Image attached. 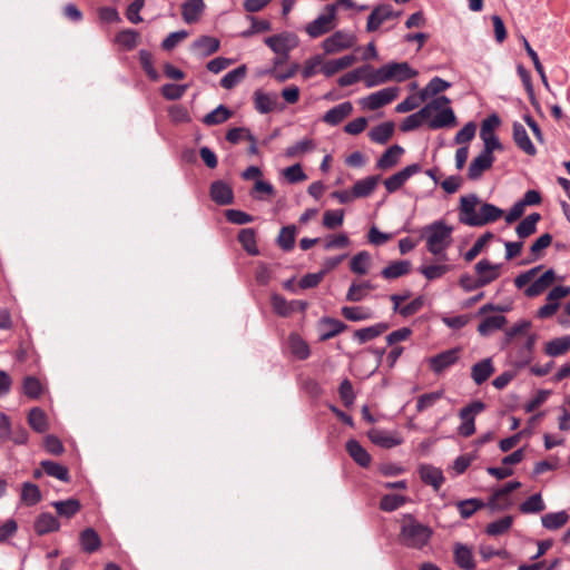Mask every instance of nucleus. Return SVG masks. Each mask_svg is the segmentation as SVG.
<instances>
[{"label":"nucleus","mask_w":570,"mask_h":570,"mask_svg":"<svg viewBox=\"0 0 570 570\" xmlns=\"http://www.w3.org/2000/svg\"><path fill=\"white\" fill-rule=\"evenodd\" d=\"M507 323V318L502 315H493L485 317L478 326V331L482 336H488L492 332L502 328Z\"/></svg>","instance_id":"37"},{"label":"nucleus","mask_w":570,"mask_h":570,"mask_svg":"<svg viewBox=\"0 0 570 570\" xmlns=\"http://www.w3.org/2000/svg\"><path fill=\"white\" fill-rule=\"evenodd\" d=\"M450 271H451V267L444 263L430 264V265L422 266L420 268V273L429 281H434V279L441 278Z\"/></svg>","instance_id":"48"},{"label":"nucleus","mask_w":570,"mask_h":570,"mask_svg":"<svg viewBox=\"0 0 570 570\" xmlns=\"http://www.w3.org/2000/svg\"><path fill=\"white\" fill-rule=\"evenodd\" d=\"M454 557L455 562L460 568L465 570H473L475 568L472 551L468 547L456 544L454 549Z\"/></svg>","instance_id":"38"},{"label":"nucleus","mask_w":570,"mask_h":570,"mask_svg":"<svg viewBox=\"0 0 570 570\" xmlns=\"http://www.w3.org/2000/svg\"><path fill=\"white\" fill-rule=\"evenodd\" d=\"M394 132V124L393 122H383L379 126H375L368 132V136L372 141L376 144H385L390 140Z\"/></svg>","instance_id":"36"},{"label":"nucleus","mask_w":570,"mask_h":570,"mask_svg":"<svg viewBox=\"0 0 570 570\" xmlns=\"http://www.w3.org/2000/svg\"><path fill=\"white\" fill-rule=\"evenodd\" d=\"M233 112L223 105H219L212 112L207 114L203 118V122L207 126L219 125L227 121L232 117Z\"/></svg>","instance_id":"44"},{"label":"nucleus","mask_w":570,"mask_h":570,"mask_svg":"<svg viewBox=\"0 0 570 570\" xmlns=\"http://www.w3.org/2000/svg\"><path fill=\"white\" fill-rule=\"evenodd\" d=\"M366 71L363 73V81L366 88H373L389 82L385 65L379 69H372L370 66H363Z\"/></svg>","instance_id":"24"},{"label":"nucleus","mask_w":570,"mask_h":570,"mask_svg":"<svg viewBox=\"0 0 570 570\" xmlns=\"http://www.w3.org/2000/svg\"><path fill=\"white\" fill-rule=\"evenodd\" d=\"M265 43L279 56L287 58L288 52L298 45V39L294 33L283 32L265 39Z\"/></svg>","instance_id":"10"},{"label":"nucleus","mask_w":570,"mask_h":570,"mask_svg":"<svg viewBox=\"0 0 570 570\" xmlns=\"http://www.w3.org/2000/svg\"><path fill=\"white\" fill-rule=\"evenodd\" d=\"M451 87L449 81L443 80L440 77H434L430 80V82L421 90V100H426L428 98L435 96L440 92L445 91Z\"/></svg>","instance_id":"41"},{"label":"nucleus","mask_w":570,"mask_h":570,"mask_svg":"<svg viewBox=\"0 0 570 570\" xmlns=\"http://www.w3.org/2000/svg\"><path fill=\"white\" fill-rule=\"evenodd\" d=\"M296 229L294 226L283 227L279 232L277 243L281 248L284 250H289L293 248L295 243Z\"/></svg>","instance_id":"60"},{"label":"nucleus","mask_w":570,"mask_h":570,"mask_svg":"<svg viewBox=\"0 0 570 570\" xmlns=\"http://www.w3.org/2000/svg\"><path fill=\"white\" fill-rule=\"evenodd\" d=\"M344 220V210L335 209V210H326L323 215V226L328 229H334L340 227Z\"/></svg>","instance_id":"63"},{"label":"nucleus","mask_w":570,"mask_h":570,"mask_svg":"<svg viewBox=\"0 0 570 570\" xmlns=\"http://www.w3.org/2000/svg\"><path fill=\"white\" fill-rule=\"evenodd\" d=\"M474 271L479 279V285H482L483 287L500 277L501 264H494L488 259H481L475 264Z\"/></svg>","instance_id":"11"},{"label":"nucleus","mask_w":570,"mask_h":570,"mask_svg":"<svg viewBox=\"0 0 570 570\" xmlns=\"http://www.w3.org/2000/svg\"><path fill=\"white\" fill-rule=\"evenodd\" d=\"M206 4L204 0H187L181 4V16L186 23L197 22L204 13Z\"/></svg>","instance_id":"20"},{"label":"nucleus","mask_w":570,"mask_h":570,"mask_svg":"<svg viewBox=\"0 0 570 570\" xmlns=\"http://www.w3.org/2000/svg\"><path fill=\"white\" fill-rule=\"evenodd\" d=\"M504 212L489 203H483L475 194L460 198L459 220L472 227L493 223L503 216Z\"/></svg>","instance_id":"1"},{"label":"nucleus","mask_w":570,"mask_h":570,"mask_svg":"<svg viewBox=\"0 0 570 570\" xmlns=\"http://www.w3.org/2000/svg\"><path fill=\"white\" fill-rule=\"evenodd\" d=\"M336 26L337 17L335 16V6H326L325 12L306 24L305 31L311 38H318L334 30Z\"/></svg>","instance_id":"6"},{"label":"nucleus","mask_w":570,"mask_h":570,"mask_svg":"<svg viewBox=\"0 0 570 570\" xmlns=\"http://www.w3.org/2000/svg\"><path fill=\"white\" fill-rule=\"evenodd\" d=\"M521 483L519 481L508 482L504 487L498 489L490 499V507L493 509H502L509 505L508 502H504L508 495L519 489Z\"/></svg>","instance_id":"23"},{"label":"nucleus","mask_w":570,"mask_h":570,"mask_svg":"<svg viewBox=\"0 0 570 570\" xmlns=\"http://www.w3.org/2000/svg\"><path fill=\"white\" fill-rule=\"evenodd\" d=\"M353 111V106L350 101L342 102L331 108L323 117V120L331 125L336 126L348 117Z\"/></svg>","instance_id":"22"},{"label":"nucleus","mask_w":570,"mask_h":570,"mask_svg":"<svg viewBox=\"0 0 570 570\" xmlns=\"http://www.w3.org/2000/svg\"><path fill=\"white\" fill-rule=\"evenodd\" d=\"M400 94L397 87H387L360 99L363 109L376 110L392 102Z\"/></svg>","instance_id":"7"},{"label":"nucleus","mask_w":570,"mask_h":570,"mask_svg":"<svg viewBox=\"0 0 570 570\" xmlns=\"http://www.w3.org/2000/svg\"><path fill=\"white\" fill-rule=\"evenodd\" d=\"M407 502V498L400 494H386L381 499L380 508L383 511H394L405 504Z\"/></svg>","instance_id":"58"},{"label":"nucleus","mask_w":570,"mask_h":570,"mask_svg":"<svg viewBox=\"0 0 570 570\" xmlns=\"http://www.w3.org/2000/svg\"><path fill=\"white\" fill-rule=\"evenodd\" d=\"M79 541L82 550L88 553L97 551L101 544L98 533L92 528L85 529L80 533Z\"/></svg>","instance_id":"34"},{"label":"nucleus","mask_w":570,"mask_h":570,"mask_svg":"<svg viewBox=\"0 0 570 570\" xmlns=\"http://www.w3.org/2000/svg\"><path fill=\"white\" fill-rule=\"evenodd\" d=\"M450 102L442 105L439 110L434 111L429 121V127L432 129L451 127L456 125V117L449 106Z\"/></svg>","instance_id":"14"},{"label":"nucleus","mask_w":570,"mask_h":570,"mask_svg":"<svg viewBox=\"0 0 570 570\" xmlns=\"http://www.w3.org/2000/svg\"><path fill=\"white\" fill-rule=\"evenodd\" d=\"M59 528V521L50 513H41L35 521V531L39 535L58 531Z\"/></svg>","instance_id":"31"},{"label":"nucleus","mask_w":570,"mask_h":570,"mask_svg":"<svg viewBox=\"0 0 570 570\" xmlns=\"http://www.w3.org/2000/svg\"><path fill=\"white\" fill-rule=\"evenodd\" d=\"M193 49L198 55L207 57L219 49V40L214 37L203 36L193 43Z\"/></svg>","instance_id":"32"},{"label":"nucleus","mask_w":570,"mask_h":570,"mask_svg":"<svg viewBox=\"0 0 570 570\" xmlns=\"http://www.w3.org/2000/svg\"><path fill=\"white\" fill-rule=\"evenodd\" d=\"M57 513L63 518H71L80 510V502L76 499H68L65 501H56L52 503Z\"/></svg>","instance_id":"45"},{"label":"nucleus","mask_w":570,"mask_h":570,"mask_svg":"<svg viewBox=\"0 0 570 570\" xmlns=\"http://www.w3.org/2000/svg\"><path fill=\"white\" fill-rule=\"evenodd\" d=\"M421 170L420 165L412 164L403 168L402 170L395 173L384 180V186L389 193H394L399 190L406 180L413 175L417 174Z\"/></svg>","instance_id":"13"},{"label":"nucleus","mask_w":570,"mask_h":570,"mask_svg":"<svg viewBox=\"0 0 570 570\" xmlns=\"http://www.w3.org/2000/svg\"><path fill=\"white\" fill-rule=\"evenodd\" d=\"M484 409L483 402L474 401L460 411L459 416L462 421L458 429L460 435L468 438L475 432L474 419Z\"/></svg>","instance_id":"8"},{"label":"nucleus","mask_w":570,"mask_h":570,"mask_svg":"<svg viewBox=\"0 0 570 570\" xmlns=\"http://www.w3.org/2000/svg\"><path fill=\"white\" fill-rule=\"evenodd\" d=\"M459 358V350L452 348L429 358V365L435 373H441Z\"/></svg>","instance_id":"18"},{"label":"nucleus","mask_w":570,"mask_h":570,"mask_svg":"<svg viewBox=\"0 0 570 570\" xmlns=\"http://www.w3.org/2000/svg\"><path fill=\"white\" fill-rule=\"evenodd\" d=\"M568 521L569 514L566 511L551 512L541 517V523L548 530H558Z\"/></svg>","instance_id":"35"},{"label":"nucleus","mask_w":570,"mask_h":570,"mask_svg":"<svg viewBox=\"0 0 570 570\" xmlns=\"http://www.w3.org/2000/svg\"><path fill=\"white\" fill-rule=\"evenodd\" d=\"M546 509V504L541 494L537 493L531 495L520 505V511L523 513H538Z\"/></svg>","instance_id":"59"},{"label":"nucleus","mask_w":570,"mask_h":570,"mask_svg":"<svg viewBox=\"0 0 570 570\" xmlns=\"http://www.w3.org/2000/svg\"><path fill=\"white\" fill-rule=\"evenodd\" d=\"M403 520L401 530V538L403 542L411 548H423L429 542L432 535V530L428 525L417 522L410 514L405 515Z\"/></svg>","instance_id":"3"},{"label":"nucleus","mask_w":570,"mask_h":570,"mask_svg":"<svg viewBox=\"0 0 570 570\" xmlns=\"http://www.w3.org/2000/svg\"><path fill=\"white\" fill-rule=\"evenodd\" d=\"M541 216L538 213H532L528 215L523 220L519 223L515 228V232L520 238H525L532 235L535 232L537 224L540 220Z\"/></svg>","instance_id":"42"},{"label":"nucleus","mask_w":570,"mask_h":570,"mask_svg":"<svg viewBox=\"0 0 570 570\" xmlns=\"http://www.w3.org/2000/svg\"><path fill=\"white\" fill-rule=\"evenodd\" d=\"M367 436L373 444L383 449H392L403 443V438L399 431L373 428L368 430Z\"/></svg>","instance_id":"9"},{"label":"nucleus","mask_w":570,"mask_h":570,"mask_svg":"<svg viewBox=\"0 0 570 570\" xmlns=\"http://www.w3.org/2000/svg\"><path fill=\"white\" fill-rule=\"evenodd\" d=\"M513 522V518L510 515L503 517L494 522L488 524L485 531L490 535H500L507 532Z\"/></svg>","instance_id":"61"},{"label":"nucleus","mask_w":570,"mask_h":570,"mask_svg":"<svg viewBox=\"0 0 570 570\" xmlns=\"http://www.w3.org/2000/svg\"><path fill=\"white\" fill-rule=\"evenodd\" d=\"M40 500L41 493L39 487L30 482H24L21 489V501L26 505L31 507L36 505Z\"/></svg>","instance_id":"47"},{"label":"nucleus","mask_w":570,"mask_h":570,"mask_svg":"<svg viewBox=\"0 0 570 570\" xmlns=\"http://www.w3.org/2000/svg\"><path fill=\"white\" fill-rule=\"evenodd\" d=\"M238 240L240 242L244 249L250 255H257L258 248L256 245L255 232L252 228L242 229L238 235Z\"/></svg>","instance_id":"53"},{"label":"nucleus","mask_w":570,"mask_h":570,"mask_svg":"<svg viewBox=\"0 0 570 570\" xmlns=\"http://www.w3.org/2000/svg\"><path fill=\"white\" fill-rule=\"evenodd\" d=\"M288 346L292 354L299 360H305L309 355V347L307 343L296 334L289 336Z\"/></svg>","instance_id":"49"},{"label":"nucleus","mask_w":570,"mask_h":570,"mask_svg":"<svg viewBox=\"0 0 570 570\" xmlns=\"http://www.w3.org/2000/svg\"><path fill=\"white\" fill-rule=\"evenodd\" d=\"M247 73V68L245 65H242L234 70L227 72L222 79H220V86L225 89H232L235 86H237Z\"/></svg>","instance_id":"43"},{"label":"nucleus","mask_w":570,"mask_h":570,"mask_svg":"<svg viewBox=\"0 0 570 570\" xmlns=\"http://www.w3.org/2000/svg\"><path fill=\"white\" fill-rule=\"evenodd\" d=\"M389 328V325L385 323H377L375 325L357 330L354 333L355 338L361 343H366L381 334H383Z\"/></svg>","instance_id":"39"},{"label":"nucleus","mask_w":570,"mask_h":570,"mask_svg":"<svg viewBox=\"0 0 570 570\" xmlns=\"http://www.w3.org/2000/svg\"><path fill=\"white\" fill-rule=\"evenodd\" d=\"M453 230L454 228L444 220L433 222L422 229L428 250L442 262L448 259L445 252L452 244Z\"/></svg>","instance_id":"2"},{"label":"nucleus","mask_w":570,"mask_h":570,"mask_svg":"<svg viewBox=\"0 0 570 570\" xmlns=\"http://www.w3.org/2000/svg\"><path fill=\"white\" fill-rule=\"evenodd\" d=\"M372 288L373 287L368 282L353 283L348 288L346 299L348 302H360L368 294Z\"/></svg>","instance_id":"55"},{"label":"nucleus","mask_w":570,"mask_h":570,"mask_svg":"<svg viewBox=\"0 0 570 570\" xmlns=\"http://www.w3.org/2000/svg\"><path fill=\"white\" fill-rule=\"evenodd\" d=\"M345 328V325L335 318H323L320 322V340L321 341H327L341 332H343Z\"/></svg>","instance_id":"27"},{"label":"nucleus","mask_w":570,"mask_h":570,"mask_svg":"<svg viewBox=\"0 0 570 570\" xmlns=\"http://www.w3.org/2000/svg\"><path fill=\"white\" fill-rule=\"evenodd\" d=\"M253 102L255 109L263 115L272 112L278 108L277 96L263 90H255L253 95Z\"/></svg>","instance_id":"17"},{"label":"nucleus","mask_w":570,"mask_h":570,"mask_svg":"<svg viewBox=\"0 0 570 570\" xmlns=\"http://www.w3.org/2000/svg\"><path fill=\"white\" fill-rule=\"evenodd\" d=\"M28 423L38 433L46 432L49 426L46 413L39 407L31 409L28 415Z\"/></svg>","instance_id":"40"},{"label":"nucleus","mask_w":570,"mask_h":570,"mask_svg":"<svg viewBox=\"0 0 570 570\" xmlns=\"http://www.w3.org/2000/svg\"><path fill=\"white\" fill-rule=\"evenodd\" d=\"M494 372L491 358H484L475 363L471 368V376L475 384L485 382Z\"/></svg>","instance_id":"28"},{"label":"nucleus","mask_w":570,"mask_h":570,"mask_svg":"<svg viewBox=\"0 0 570 570\" xmlns=\"http://www.w3.org/2000/svg\"><path fill=\"white\" fill-rule=\"evenodd\" d=\"M324 58L322 55H315L308 58L303 66L302 76L304 79H309L316 73L321 72Z\"/></svg>","instance_id":"56"},{"label":"nucleus","mask_w":570,"mask_h":570,"mask_svg":"<svg viewBox=\"0 0 570 570\" xmlns=\"http://www.w3.org/2000/svg\"><path fill=\"white\" fill-rule=\"evenodd\" d=\"M419 472L422 481L432 485L434 490H439L444 482L442 471L435 466L422 465Z\"/></svg>","instance_id":"29"},{"label":"nucleus","mask_w":570,"mask_h":570,"mask_svg":"<svg viewBox=\"0 0 570 570\" xmlns=\"http://www.w3.org/2000/svg\"><path fill=\"white\" fill-rule=\"evenodd\" d=\"M212 199L219 205H228L233 202V190L222 180L214 181L210 187Z\"/></svg>","instance_id":"25"},{"label":"nucleus","mask_w":570,"mask_h":570,"mask_svg":"<svg viewBox=\"0 0 570 570\" xmlns=\"http://www.w3.org/2000/svg\"><path fill=\"white\" fill-rule=\"evenodd\" d=\"M379 181V176H368L357 180L352 187L355 199L370 196L376 188Z\"/></svg>","instance_id":"30"},{"label":"nucleus","mask_w":570,"mask_h":570,"mask_svg":"<svg viewBox=\"0 0 570 570\" xmlns=\"http://www.w3.org/2000/svg\"><path fill=\"white\" fill-rule=\"evenodd\" d=\"M493 237L492 233H485L481 237H479L472 247L464 254V259L466 262L473 261L484 248V246L491 240Z\"/></svg>","instance_id":"64"},{"label":"nucleus","mask_w":570,"mask_h":570,"mask_svg":"<svg viewBox=\"0 0 570 570\" xmlns=\"http://www.w3.org/2000/svg\"><path fill=\"white\" fill-rule=\"evenodd\" d=\"M494 163L493 155H489V151H482L478 157H475L468 169V177L471 180L479 179L482 174L490 169Z\"/></svg>","instance_id":"16"},{"label":"nucleus","mask_w":570,"mask_h":570,"mask_svg":"<svg viewBox=\"0 0 570 570\" xmlns=\"http://www.w3.org/2000/svg\"><path fill=\"white\" fill-rule=\"evenodd\" d=\"M42 469L46 471L47 474L57 478L61 481H68L69 474L67 468L63 465L52 462V461H42L41 462Z\"/></svg>","instance_id":"57"},{"label":"nucleus","mask_w":570,"mask_h":570,"mask_svg":"<svg viewBox=\"0 0 570 570\" xmlns=\"http://www.w3.org/2000/svg\"><path fill=\"white\" fill-rule=\"evenodd\" d=\"M314 147H315L314 141L312 139L305 138L296 144L289 146L288 148H286L285 156L289 157V158L301 156L305 153L312 151L314 149Z\"/></svg>","instance_id":"62"},{"label":"nucleus","mask_w":570,"mask_h":570,"mask_svg":"<svg viewBox=\"0 0 570 570\" xmlns=\"http://www.w3.org/2000/svg\"><path fill=\"white\" fill-rule=\"evenodd\" d=\"M389 82H403L417 76V70L413 69L406 61L385 63Z\"/></svg>","instance_id":"12"},{"label":"nucleus","mask_w":570,"mask_h":570,"mask_svg":"<svg viewBox=\"0 0 570 570\" xmlns=\"http://www.w3.org/2000/svg\"><path fill=\"white\" fill-rule=\"evenodd\" d=\"M342 315L348 321L358 322L371 318L372 312L362 306H344L342 308Z\"/></svg>","instance_id":"51"},{"label":"nucleus","mask_w":570,"mask_h":570,"mask_svg":"<svg viewBox=\"0 0 570 570\" xmlns=\"http://www.w3.org/2000/svg\"><path fill=\"white\" fill-rule=\"evenodd\" d=\"M446 102H450V99L445 96L434 98L417 112L407 116L401 124V130L411 131L419 128L424 121L431 118L434 111L439 110V108Z\"/></svg>","instance_id":"5"},{"label":"nucleus","mask_w":570,"mask_h":570,"mask_svg":"<svg viewBox=\"0 0 570 570\" xmlns=\"http://www.w3.org/2000/svg\"><path fill=\"white\" fill-rule=\"evenodd\" d=\"M139 41V33L131 29L120 31L116 36V42L126 50L134 49Z\"/></svg>","instance_id":"54"},{"label":"nucleus","mask_w":570,"mask_h":570,"mask_svg":"<svg viewBox=\"0 0 570 570\" xmlns=\"http://www.w3.org/2000/svg\"><path fill=\"white\" fill-rule=\"evenodd\" d=\"M357 37L353 31L341 29L326 37L321 42L325 55H336L345 50L355 49Z\"/></svg>","instance_id":"4"},{"label":"nucleus","mask_w":570,"mask_h":570,"mask_svg":"<svg viewBox=\"0 0 570 570\" xmlns=\"http://www.w3.org/2000/svg\"><path fill=\"white\" fill-rule=\"evenodd\" d=\"M513 140L527 155L534 156L537 154V149L531 142L524 126L520 122L513 124Z\"/></svg>","instance_id":"21"},{"label":"nucleus","mask_w":570,"mask_h":570,"mask_svg":"<svg viewBox=\"0 0 570 570\" xmlns=\"http://www.w3.org/2000/svg\"><path fill=\"white\" fill-rule=\"evenodd\" d=\"M411 264L407 261H399L390 264L382 271V276L387 279L397 278L409 273Z\"/></svg>","instance_id":"50"},{"label":"nucleus","mask_w":570,"mask_h":570,"mask_svg":"<svg viewBox=\"0 0 570 570\" xmlns=\"http://www.w3.org/2000/svg\"><path fill=\"white\" fill-rule=\"evenodd\" d=\"M396 17L390 4L376 7L367 18L366 30L368 32L377 30L385 21Z\"/></svg>","instance_id":"15"},{"label":"nucleus","mask_w":570,"mask_h":570,"mask_svg":"<svg viewBox=\"0 0 570 570\" xmlns=\"http://www.w3.org/2000/svg\"><path fill=\"white\" fill-rule=\"evenodd\" d=\"M346 450L351 458L361 466H368L371 463V455L367 451L355 440H350L346 443Z\"/></svg>","instance_id":"33"},{"label":"nucleus","mask_w":570,"mask_h":570,"mask_svg":"<svg viewBox=\"0 0 570 570\" xmlns=\"http://www.w3.org/2000/svg\"><path fill=\"white\" fill-rule=\"evenodd\" d=\"M554 279V272L552 269H548L525 288L524 294L528 297L538 296L548 289L553 284Z\"/></svg>","instance_id":"19"},{"label":"nucleus","mask_w":570,"mask_h":570,"mask_svg":"<svg viewBox=\"0 0 570 570\" xmlns=\"http://www.w3.org/2000/svg\"><path fill=\"white\" fill-rule=\"evenodd\" d=\"M570 348V336L554 338L546 344L544 351L549 356H559Z\"/></svg>","instance_id":"46"},{"label":"nucleus","mask_w":570,"mask_h":570,"mask_svg":"<svg viewBox=\"0 0 570 570\" xmlns=\"http://www.w3.org/2000/svg\"><path fill=\"white\" fill-rule=\"evenodd\" d=\"M371 264V255L363 250L356 254L351 261V271L358 275L367 273Z\"/></svg>","instance_id":"52"},{"label":"nucleus","mask_w":570,"mask_h":570,"mask_svg":"<svg viewBox=\"0 0 570 570\" xmlns=\"http://www.w3.org/2000/svg\"><path fill=\"white\" fill-rule=\"evenodd\" d=\"M404 149L399 145H393L387 148L376 163V167L381 170H386L394 167L403 155Z\"/></svg>","instance_id":"26"}]
</instances>
